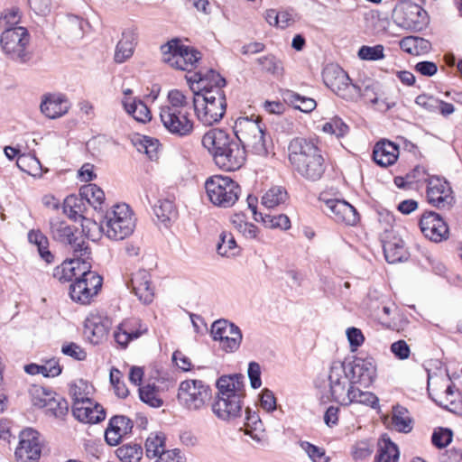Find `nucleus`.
<instances>
[{"label":"nucleus","instance_id":"nucleus-1","mask_svg":"<svg viewBox=\"0 0 462 462\" xmlns=\"http://www.w3.org/2000/svg\"><path fill=\"white\" fill-rule=\"evenodd\" d=\"M186 79L189 84H197L198 90L192 86L190 88L194 93L193 106L198 119L205 125L218 123L226 110V95L223 90L226 79L213 69L206 73L195 72L190 77H186Z\"/></svg>","mask_w":462,"mask_h":462},{"label":"nucleus","instance_id":"nucleus-2","mask_svg":"<svg viewBox=\"0 0 462 462\" xmlns=\"http://www.w3.org/2000/svg\"><path fill=\"white\" fill-rule=\"evenodd\" d=\"M217 393L212 403L213 413L221 420L234 421L244 411L245 376L241 374L220 376L216 383Z\"/></svg>","mask_w":462,"mask_h":462},{"label":"nucleus","instance_id":"nucleus-3","mask_svg":"<svg viewBox=\"0 0 462 462\" xmlns=\"http://www.w3.org/2000/svg\"><path fill=\"white\" fill-rule=\"evenodd\" d=\"M201 142L213 156L216 165L224 171L239 170L245 162V148L223 129H210Z\"/></svg>","mask_w":462,"mask_h":462},{"label":"nucleus","instance_id":"nucleus-4","mask_svg":"<svg viewBox=\"0 0 462 462\" xmlns=\"http://www.w3.org/2000/svg\"><path fill=\"white\" fill-rule=\"evenodd\" d=\"M288 151L291 164L302 178L316 181L323 176L326 170L325 159L314 140L293 138Z\"/></svg>","mask_w":462,"mask_h":462},{"label":"nucleus","instance_id":"nucleus-5","mask_svg":"<svg viewBox=\"0 0 462 462\" xmlns=\"http://www.w3.org/2000/svg\"><path fill=\"white\" fill-rule=\"evenodd\" d=\"M135 228V218L129 206L116 204L106 212L100 223L101 232L112 241L130 236Z\"/></svg>","mask_w":462,"mask_h":462},{"label":"nucleus","instance_id":"nucleus-6","mask_svg":"<svg viewBox=\"0 0 462 462\" xmlns=\"http://www.w3.org/2000/svg\"><path fill=\"white\" fill-rule=\"evenodd\" d=\"M205 189L209 201L222 208L234 206L241 195V187L228 176L214 175L208 178Z\"/></svg>","mask_w":462,"mask_h":462},{"label":"nucleus","instance_id":"nucleus-7","mask_svg":"<svg viewBox=\"0 0 462 462\" xmlns=\"http://www.w3.org/2000/svg\"><path fill=\"white\" fill-rule=\"evenodd\" d=\"M234 133L236 141L258 155H266L264 132L258 116L239 117L236 120Z\"/></svg>","mask_w":462,"mask_h":462},{"label":"nucleus","instance_id":"nucleus-8","mask_svg":"<svg viewBox=\"0 0 462 462\" xmlns=\"http://www.w3.org/2000/svg\"><path fill=\"white\" fill-rule=\"evenodd\" d=\"M50 228L52 238L68 246L72 252L73 256H90L91 252L88 239L78 227L69 226L65 221L55 218L51 220Z\"/></svg>","mask_w":462,"mask_h":462},{"label":"nucleus","instance_id":"nucleus-9","mask_svg":"<svg viewBox=\"0 0 462 462\" xmlns=\"http://www.w3.org/2000/svg\"><path fill=\"white\" fill-rule=\"evenodd\" d=\"M162 60L177 69L191 71L201 59V53L174 38L161 46Z\"/></svg>","mask_w":462,"mask_h":462},{"label":"nucleus","instance_id":"nucleus-10","mask_svg":"<svg viewBox=\"0 0 462 462\" xmlns=\"http://www.w3.org/2000/svg\"><path fill=\"white\" fill-rule=\"evenodd\" d=\"M30 35L24 27L6 28L2 32L0 43L4 52L18 63H26L32 59L29 51Z\"/></svg>","mask_w":462,"mask_h":462},{"label":"nucleus","instance_id":"nucleus-11","mask_svg":"<svg viewBox=\"0 0 462 462\" xmlns=\"http://www.w3.org/2000/svg\"><path fill=\"white\" fill-rule=\"evenodd\" d=\"M323 81L337 96L355 100L360 96V88L352 84L347 73L338 66H327L322 73Z\"/></svg>","mask_w":462,"mask_h":462},{"label":"nucleus","instance_id":"nucleus-12","mask_svg":"<svg viewBox=\"0 0 462 462\" xmlns=\"http://www.w3.org/2000/svg\"><path fill=\"white\" fill-rule=\"evenodd\" d=\"M210 334L214 341H220V347L226 353L236 352L243 340L241 329L233 322L225 319L214 321Z\"/></svg>","mask_w":462,"mask_h":462},{"label":"nucleus","instance_id":"nucleus-13","mask_svg":"<svg viewBox=\"0 0 462 462\" xmlns=\"http://www.w3.org/2000/svg\"><path fill=\"white\" fill-rule=\"evenodd\" d=\"M210 396V389L200 380H185L180 383L178 400L187 409H201Z\"/></svg>","mask_w":462,"mask_h":462},{"label":"nucleus","instance_id":"nucleus-14","mask_svg":"<svg viewBox=\"0 0 462 462\" xmlns=\"http://www.w3.org/2000/svg\"><path fill=\"white\" fill-rule=\"evenodd\" d=\"M328 382L331 400L343 405L344 402L348 401L347 394L350 383V375L344 362H332L328 373Z\"/></svg>","mask_w":462,"mask_h":462},{"label":"nucleus","instance_id":"nucleus-15","mask_svg":"<svg viewBox=\"0 0 462 462\" xmlns=\"http://www.w3.org/2000/svg\"><path fill=\"white\" fill-rule=\"evenodd\" d=\"M160 119L164 128L178 137L189 136L194 130V123L188 111H179L175 108L160 110Z\"/></svg>","mask_w":462,"mask_h":462},{"label":"nucleus","instance_id":"nucleus-16","mask_svg":"<svg viewBox=\"0 0 462 462\" xmlns=\"http://www.w3.org/2000/svg\"><path fill=\"white\" fill-rule=\"evenodd\" d=\"M449 183L439 177L428 180L427 198L430 204L439 209H449L454 204V197Z\"/></svg>","mask_w":462,"mask_h":462},{"label":"nucleus","instance_id":"nucleus-17","mask_svg":"<svg viewBox=\"0 0 462 462\" xmlns=\"http://www.w3.org/2000/svg\"><path fill=\"white\" fill-rule=\"evenodd\" d=\"M41 452L38 431L31 428L23 430L20 434L19 446L15 449L17 462H36Z\"/></svg>","mask_w":462,"mask_h":462},{"label":"nucleus","instance_id":"nucleus-18","mask_svg":"<svg viewBox=\"0 0 462 462\" xmlns=\"http://www.w3.org/2000/svg\"><path fill=\"white\" fill-rule=\"evenodd\" d=\"M346 370L350 375V384L370 386L376 377V365L372 357L356 358L347 364Z\"/></svg>","mask_w":462,"mask_h":462},{"label":"nucleus","instance_id":"nucleus-19","mask_svg":"<svg viewBox=\"0 0 462 462\" xmlns=\"http://www.w3.org/2000/svg\"><path fill=\"white\" fill-rule=\"evenodd\" d=\"M73 416L84 423L95 424L103 420L106 417L104 408L89 398L75 396L72 406Z\"/></svg>","mask_w":462,"mask_h":462},{"label":"nucleus","instance_id":"nucleus-20","mask_svg":"<svg viewBox=\"0 0 462 462\" xmlns=\"http://www.w3.org/2000/svg\"><path fill=\"white\" fill-rule=\"evenodd\" d=\"M421 233L430 241L439 243L448 237V227L441 217L435 212H425L420 220Z\"/></svg>","mask_w":462,"mask_h":462},{"label":"nucleus","instance_id":"nucleus-21","mask_svg":"<svg viewBox=\"0 0 462 462\" xmlns=\"http://www.w3.org/2000/svg\"><path fill=\"white\" fill-rule=\"evenodd\" d=\"M90 288L86 287V281H81L79 276L69 286V295L73 301L80 304H88L96 296L102 286V278L97 273L88 274Z\"/></svg>","mask_w":462,"mask_h":462},{"label":"nucleus","instance_id":"nucleus-22","mask_svg":"<svg viewBox=\"0 0 462 462\" xmlns=\"http://www.w3.org/2000/svg\"><path fill=\"white\" fill-rule=\"evenodd\" d=\"M393 17L402 26L411 27L417 23H425L427 13L419 5L403 1L393 9Z\"/></svg>","mask_w":462,"mask_h":462},{"label":"nucleus","instance_id":"nucleus-23","mask_svg":"<svg viewBox=\"0 0 462 462\" xmlns=\"http://www.w3.org/2000/svg\"><path fill=\"white\" fill-rule=\"evenodd\" d=\"M324 210L336 222L354 226L359 221V215L356 209L345 200L331 199L324 201Z\"/></svg>","mask_w":462,"mask_h":462},{"label":"nucleus","instance_id":"nucleus-24","mask_svg":"<svg viewBox=\"0 0 462 462\" xmlns=\"http://www.w3.org/2000/svg\"><path fill=\"white\" fill-rule=\"evenodd\" d=\"M128 287L143 304H150L154 298V289L151 283V274L145 270H139L132 274Z\"/></svg>","mask_w":462,"mask_h":462},{"label":"nucleus","instance_id":"nucleus-25","mask_svg":"<svg viewBox=\"0 0 462 462\" xmlns=\"http://www.w3.org/2000/svg\"><path fill=\"white\" fill-rule=\"evenodd\" d=\"M147 331L146 326H143L137 319H132L120 324L114 333V337L118 345L126 347L130 341L140 337Z\"/></svg>","mask_w":462,"mask_h":462},{"label":"nucleus","instance_id":"nucleus-26","mask_svg":"<svg viewBox=\"0 0 462 462\" xmlns=\"http://www.w3.org/2000/svg\"><path fill=\"white\" fill-rule=\"evenodd\" d=\"M40 108L45 116L55 119L65 115L69 111V105L64 95L50 94L44 96Z\"/></svg>","mask_w":462,"mask_h":462},{"label":"nucleus","instance_id":"nucleus-27","mask_svg":"<svg viewBox=\"0 0 462 462\" xmlns=\"http://www.w3.org/2000/svg\"><path fill=\"white\" fill-rule=\"evenodd\" d=\"M137 32L135 28L125 29L122 32V38L117 42L114 60L116 63H123L130 59L137 43Z\"/></svg>","mask_w":462,"mask_h":462},{"label":"nucleus","instance_id":"nucleus-28","mask_svg":"<svg viewBox=\"0 0 462 462\" xmlns=\"http://www.w3.org/2000/svg\"><path fill=\"white\" fill-rule=\"evenodd\" d=\"M88 257L74 256L72 259L65 260L60 265L57 266L53 271V277L60 282H70L79 275V270L83 266V263H88Z\"/></svg>","mask_w":462,"mask_h":462},{"label":"nucleus","instance_id":"nucleus-29","mask_svg":"<svg viewBox=\"0 0 462 462\" xmlns=\"http://www.w3.org/2000/svg\"><path fill=\"white\" fill-rule=\"evenodd\" d=\"M110 321L99 316L88 317L85 321L84 333L94 345L99 344L107 336Z\"/></svg>","mask_w":462,"mask_h":462},{"label":"nucleus","instance_id":"nucleus-30","mask_svg":"<svg viewBox=\"0 0 462 462\" xmlns=\"http://www.w3.org/2000/svg\"><path fill=\"white\" fill-rule=\"evenodd\" d=\"M398 155V146L390 141L378 142L373 151V159L381 167L393 165L397 161Z\"/></svg>","mask_w":462,"mask_h":462},{"label":"nucleus","instance_id":"nucleus-31","mask_svg":"<svg viewBox=\"0 0 462 462\" xmlns=\"http://www.w3.org/2000/svg\"><path fill=\"white\" fill-rule=\"evenodd\" d=\"M121 103L125 112L136 122L146 124L151 121V111L145 103L140 98L124 97Z\"/></svg>","mask_w":462,"mask_h":462},{"label":"nucleus","instance_id":"nucleus-32","mask_svg":"<svg viewBox=\"0 0 462 462\" xmlns=\"http://www.w3.org/2000/svg\"><path fill=\"white\" fill-rule=\"evenodd\" d=\"M245 434L249 435L256 442H262L264 439V428L259 415L249 408H245Z\"/></svg>","mask_w":462,"mask_h":462},{"label":"nucleus","instance_id":"nucleus-33","mask_svg":"<svg viewBox=\"0 0 462 462\" xmlns=\"http://www.w3.org/2000/svg\"><path fill=\"white\" fill-rule=\"evenodd\" d=\"M348 401L344 402L342 406H348L352 403H359L375 409L378 406V397L371 392L362 391L356 384L348 386Z\"/></svg>","mask_w":462,"mask_h":462},{"label":"nucleus","instance_id":"nucleus-34","mask_svg":"<svg viewBox=\"0 0 462 462\" xmlns=\"http://www.w3.org/2000/svg\"><path fill=\"white\" fill-rule=\"evenodd\" d=\"M383 253L389 263H400L408 258L403 241L396 237L383 243Z\"/></svg>","mask_w":462,"mask_h":462},{"label":"nucleus","instance_id":"nucleus-35","mask_svg":"<svg viewBox=\"0 0 462 462\" xmlns=\"http://www.w3.org/2000/svg\"><path fill=\"white\" fill-rule=\"evenodd\" d=\"M412 424L413 420L405 407L401 405L393 407L392 426L395 430L409 433L412 430Z\"/></svg>","mask_w":462,"mask_h":462},{"label":"nucleus","instance_id":"nucleus-36","mask_svg":"<svg viewBox=\"0 0 462 462\" xmlns=\"http://www.w3.org/2000/svg\"><path fill=\"white\" fill-rule=\"evenodd\" d=\"M282 97L284 102L293 106L304 113H310L315 109L317 103L313 98L300 96V94L285 89L282 92Z\"/></svg>","mask_w":462,"mask_h":462},{"label":"nucleus","instance_id":"nucleus-37","mask_svg":"<svg viewBox=\"0 0 462 462\" xmlns=\"http://www.w3.org/2000/svg\"><path fill=\"white\" fill-rule=\"evenodd\" d=\"M400 47L403 51L412 55L425 54L431 49L430 42L421 37L407 36L401 40Z\"/></svg>","mask_w":462,"mask_h":462},{"label":"nucleus","instance_id":"nucleus-38","mask_svg":"<svg viewBox=\"0 0 462 462\" xmlns=\"http://www.w3.org/2000/svg\"><path fill=\"white\" fill-rule=\"evenodd\" d=\"M399 455L397 446L390 439L382 438L378 440L375 462H397Z\"/></svg>","mask_w":462,"mask_h":462},{"label":"nucleus","instance_id":"nucleus-39","mask_svg":"<svg viewBox=\"0 0 462 462\" xmlns=\"http://www.w3.org/2000/svg\"><path fill=\"white\" fill-rule=\"evenodd\" d=\"M289 196L285 188L273 186L270 188L262 197V205L267 208H273L284 204Z\"/></svg>","mask_w":462,"mask_h":462},{"label":"nucleus","instance_id":"nucleus-40","mask_svg":"<svg viewBox=\"0 0 462 462\" xmlns=\"http://www.w3.org/2000/svg\"><path fill=\"white\" fill-rule=\"evenodd\" d=\"M132 142L139 152L145 153L151 160L157 158L159 148V141L157 139L146 135H137Z\"/></svg>","mask_w":462,"mask_h":462},{"label":"nucleus","instance_id":"nucleus-41","mask_svg":"<svg viewBox=\"0 0 462 462\" xmlns=\"http://www.w3.org/2000/svg\"><path fill=\"white\" fill-rule=\"evenodd\" d=\"M116 453L122 462H139L143 457V448L140 444L127 443L119 447Z\"/></svg>","mask_w":462,"mask_h":462},{"label":"nucleus","instance_id":"nucleus-42","mask_svg":"<svg viewBox=\"0 0 462 462\" xmlns=\"http://www.w3.org/2000/svg\"><path fill=\"white\" fill-rule=\"evenodd\" d=\"M79 195L95 208L100 207L105 200L104 191L96 184H88L81 187Z\"/></svg>","mask_w":462,"mask_h":462},{"label":"nucleus","instance_id":"nucleus-43","mask_svg":"<svg viewBox=\"0 0 462 462\" xmlns=\"http://www.w3.org/2000/svg\"><path fill=\"white\" fill-rule=\"evenodd\" d=\"M146 456L149 458L156 457L166 452L165 437L162 433H152L145 442Z\"/></svg>","mask_w":462,"mask_h":462},{"label":"nucleus","instance_id":"nucleus-44","mask_svg":"<svg viewBox=\"0 0 462 462\" xmlns=\"http://www.w3.org/2000/svg\"><path fill=\"white\" fill-rule=\"evenodd\" d=\"M231 224L235 229L241 233L245 238L254 239L257 236V227L246 221L244 214L238 213L231 217Z\"/></svg>","mask_w":462,"mask_h":462},{"label":"nucleus","instance_id":"nucleus-45","mask_svg":"<svg viewBox=\"0 0 462 462\" xmlns=\"http://www.w3.org/2000/svg\"><path fill=\"white\" fill-rule=\"evenodd\" d=\"M217 254L221 256L232 257L238 254L234 236L228 232H222L217 246Z\"/></svg>","mask_w":462,"mask_h":462},{"label":"nucleus","instance_id":"nucleus-46","mask_svg":"<svg viewBox=\"0 0 462 462\" xmlns=\"http://www.w3.org/2000/svg\"><path fill=\"white\" fill-rule=\"evenodd\" d=\"M83 200L82 197L68 196L63 202L64 214L74 221H77L79 217H82Z\"/></svg>","mask_w":462,"mask_h":462},{"label":"nucleus","instance_id":"nucleus-47","mask_svg":"<svg viewBox=\"0 0 462 462\" xmlns=\"http://www.w3.org/2000/svg\"><path fill=\"white\" fill-rule=\"evenodd\" d=\"M44 408L50 414L55 416L56 418H60L67 414L69 405L68 402L64 398L59 396L55 393L52 398L48 399V402Z\"/></svg>","mask_w":462,"mask_h":462},{"label":"nucleus","instance_id":"nucleus-48","mask_svg":"<svg viewBox=\"0 0 462 462\" xmlns=\"http://www.w3.org/2000/svg\"><path fill=\"white\" fill-rule=\"evenodd\" d=\"M139 396L142 402L153 408H159L163 403L159 397L158 389L154 385L147 384L140 387Z\"/></svg>","mask_w":462,"mask_h":462},{"label":"nucleus","instance_id":"nucleus-49","mask_svg":"<svg viewBox=\"0 0 462 462\" xmlns=\"http://www.w3.org/2000/svg\"><path fill=\"white\" fill-rule=\"evenodd\" d=\"M55 393L41 385H32L30 389L32 402L34 406L44 408L48 399L52 398Z\"/></svg>","mask_w":462,"mask_h":462},{"label":"nucleus","instance_id":"nucleus-50","mask_svg":"<svg viewBox=\"0 0 462 462\" xmlns=\"http://www.w3.org/2000/svg\"><path fill=\"white\" fill-rule=\"evenodd\" d=\"M261 221L266 227L269 228H281L287 230L291 227V221L286 215L280 214L277 216H272L269 214L259 213Z\"/></svg>","mask_w":462,"mask_h":462},{"label":"nucleus","instance_id":"nucleus-51","mask_svg":"<svg viewBox=\"0 0 462 462\" xmlns=\"http://www.w3.org/2000/svg\"><path fill=\"white\" fill-rule=\"evenodd\" d=\"M169 105L161 107V110L175 108L179 111H188L186 108L189 106L186 96L178 89H172L168 93Z\"/></svg>","mask_w":462,"mask_h":462},{"label":"nucleus","instance_id":"nucleus-52","mask_svg":"<svg viewBox=\"0 0 462 462\" xmlns=\"http://www.w3.org/2000/svg\"><path fill=\"white\" fill-rule=\"evenodd\" d=\"M256 61L263 69L273 75L282 74L283 68L282 61L272 54L260 57Z\"/></svg>","mask_w":462,"mask_h":462},{"label":"nucleus","instance_id":"nucleus-53","mask_svg":"<svg viewBox=\"0 0 462 462\" xmlns=\"http://www.w3.org/2000/svg\"><path fill=\"white\" fill-rule=\"evenodd\" d=\"M153 210L157 218L162 223L170 221L175 216L173 203L170 200H160Z\"/></svg>","mask_w":462,"mask_h":462},{"label":"nucleus","instance_id":"nucleus-54","mask_svg":"<svg viewBox=\"0 0 462 462\" xmlns=\"http://www.w3.org/2000/svg\"><path fill=\"white\" fill-rule=\"evenodd\" d=\"M300 446L307 453L312 462H328L329 458L326 456L325 450L322 448L308 441H301Z\"/></svg>","mask_w":462,"mask_h":462},{"label":"nucleus","instance_id":"nucleus-55","mask_svg":"<svg viewBox=\"0 0 462 462\" xmlns=\"http://www.w3.org/2000/svg\"><path fill=\"white\" fill-rule=\"evenodd\" d=\"M453 438L452 430L448 428H438L434 430L431 436L432 444L438 448H446Z\"/></svg>","mask_w":462,"mask_h":462},{"label":"nucleus","instance_id":"nucleus-56","mask_svg":"<svg viewBox=\"0 0 462 462\" xmlns=\"http://www.w3.org/2000/svg\"><path fill=\"white\" fill-rule=\"evenodd\" d=\"M322 130L337 137H342L348 132V126L340 118L334 117L323 125Z\"/></svg>","mask_w":462,"mask_h":462},{"label":"nucleus","instance_id":"nucleus-57","mask_svg":"<svg viewBox=\"0 0 462 462\" xmlns=\"http://www.w3.org/2000/svg\"><path fill=\"white\" fill-rule=\"evenodd\" d=\"M358 57L365 60H378L384 57L383 45L362 46L358 51Z\"/></svg>","mask_w":462,"mask_h":462},{"label":"nucleus","instance_id":"nucleus-58","mask_svg":"<svg viewBox=\"0 0 462 462\" xmlns=\"http://www.w3.org/2000/svg\"><path fill=\"white\" fill-rule=\"evenodd\" d=\"M109 425L115 430H117L124 436L130 433L133 429L132 420L123 415L114 416L110 420Z\"/></svg>","mask_w":462,"mask_h":462},{"label":"nucleus","instance_id":"nucleus-59","mask_svg":"<svg viewBox=\"0 0 462 462\" xmlns=\"http://www.w3.org/2000/svg\"><path fill=\"white\" fill-rule=\"evenodd\" d=\"M455 385L454 384H449L446 387V390H445V396H444V399L440 400L438 402V403L452 411V412H457V410H458V402L455 400V399H450L448 398V396H455Z\"/></svg>","mask_w":462,"mask_h":462},{"label":"nucleus","instance_id":"nucleus-60","mask_svg":"<svg viewBox=\"0 0 462 462\" xmlns=\"http://www.w3.org/2000/svg\"><path fill=\"white\" fill-rule=\"evenodd\" d=\"M61 352L65 356H70L75 360L82 361L87 357L86 351L76 343L64 344L61 347Z\"/></svg>","mask_w":462,"mask_h":462},{"label":"nucleus","instance_id":"nucleus-61","mask_svg":"<svg viewBox=\"0 0 462 462\" xmlns=\"http://www.w3.org/2000/svg\"><path fill=\"white\" fill-rule=\"evenodd\" d=\"M415 103L430 112H437L439 99L426 94L419 95Z\"/></svg>","mask_w":462,"mask_h":462},{"label":"nucleus","instance_id":"nucleus-62","mask_svg":"<svg viewBox=\"0 0 462 462\" xmlns=\"http://www.w3.org/2000/svg\"><path fill=\"white\" fill-rule=\"evenodd\" d=\"M61 366L59 361L55 358H51L42 365V374L45 377H55L60 374Z\"/></svg>","mask_w":462,"mask_h":462},{"label":"nucleus","instance_id":"nucleus-63","mask_svg":"<svg viewBox=\"0 0 462 462\" xmlns=\"http://www.w3.org/2000/svg\"><path fill=\"white\" fill-rule=\"evenodd\" d=\"M20 21V15L17 9L7 10L5 14L0 16V26L6 28L15 27Z\"/></svg>","mask_w":462,"mask_h":462},{"label":"nucleus","instance_id":"nucleus-64","mask_svg":"<svg viewBox=\"0 0 462 462\" xmlns=\"http://www.w3.org/2000/svg\"><path fill=\"white\" fill-rule=\"evenodd\" d=\"M247 373L252 388H259L262 384L260 365L256 362H250Z\"/></svg>","mask_w":462,"mask_h":462}]
</instances>
